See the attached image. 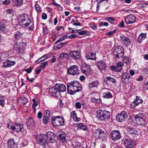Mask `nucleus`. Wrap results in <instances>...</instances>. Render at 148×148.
I'll return each instance as SVG.
<instances>
[{"instance_id": "obj_1", "label": "nucleus", "mask_w": 148, "mask_h": 148, "mask_svg": "<svg viewBox=\"0 0 148 148\" xmlns=\"http://www.w3.org/2000/svg\"><path fill=\"white\" fill-rule=\"evenodd\" d=\"M67 87L68 93L71 95H74L77 92L81 91L82 88V85L77 81H73L68 83Z\"/></svg>"}, {"instance_id": "obj_2", "label": "nucleus", "mask_w": 148, "mask_h": 148, "mask_svg": "<svg viewBox=\"0 0 148 148\" xmlns=\"http://www.w3.org/2000/svg\"><path fill=\"white\" fill-rule=\"evenodd\" d=\"M97 117L99 120L103 121L108 119L110 117V113L109 111L99 109L97 110Z\"/></svg>"}, {"instance_id": "obj_3", "label": "nucleus", "mask_w": 148, "mask_h": 148, "mask_svg": "<svg viewBox=\"0 0 148 148\" xmlns=\"http://www.w3.org/2000/svg\"><path fill=\"white\" fill-rule=\"evenodd\" d=\"M145 114L141 113L134 116V121L138 125H144L145 123Z\"/></svg>"}, {"instance_id": "obj_4", "label": "nucleus", "mask_w": 148, "mask_h": 148, "mask_svg": "<svg viewBox=\"0 0 148 148\" xmlns=\"http://www.w3.org/2000/svg\"><path fill=\"white\" fill-rule=\"evenodd\" d=\"M64 119L61 116H56L52 118V123L54 126L62 125L64 124Z\"/></svg>"}, {"instance_id": "obj_5", "label": "nucleus", "mask_w": 148, "mask_h": 148, "mask_svg": "<svg viewBox=\"0 0 148 148\" xmlns=\"http://www.w3.org/2000/svg\"><path fill=\"white\" fill-rule=\"evenodd\" d=\"M67 72L68 74L69 75H78L79 72V68L75 65L71 66L67 69Z\"/></svg>"}, {"instance_id": "obj_6", "label": "nucleus", "mask_w": 148, "mask_h": 148, "mask_svg": "<svg viewBox=\"0 0 148 148\" xmlns=\"http://www.w3.org/2000/svg\"><path fill=\"white\" fill-rule=\"evenodd\" d=\"M36 138L38 144L42 146L45 145L47 143V137L45 136V134H38L36 136Z\"/></svg>"}, {"instance_id": "obj_7", "label": "nucleus", "mask_w": 148, "mask_h": 148, "mask_svg": "<svg viewBox=\"0 0 148 148\" xmlns=\"http://www.w3.org/2000/svg\"><path fill=\"white\" fill-rule=\"evenodd\" d=\"M18 19L20 23L26 22L24 24L26 26H29L31 23V20L29 18V16L27 14L21 15L19 17Z\"/></svg>"}, {"instance_id": "obj_8", "label": "nucleus", "mask_w": 148, "mask_h": 148, "mask_svg": "<svg viewBox=\"0 0 148 148\" xmlns=\"http://www.w3.org/2000/svg\"><path fill=\"white\" fill-rule=\"evenodd\" d=\"M120 40L122 43L126 47L130 46L132 44V42L129 38L124 35L120 36Z\"/></svg>"}, {"instance_id": "obj_9", "label": "nucleus", "mask_w": 148, "mask_h": 148, "mask_svg": "<svg viewBox=\"0 0 148 148\" xmlns=\"http://www.w3.org/2000/svg\"><path fill=\"white\" fill-rule=\"evenodd\" d=\"M123 144L127 148H133L135 146V142L130 138H126Z\"/></svg>"}, {"instance_id": "obj_10", "label": "nucleus", "mask_w": 148, "mask_h": 148, "mask_svg": "<svg viewBox=\"0 0 148 148\" xmlns=\"http://www.w3.org/2000/svg\"><path fill=\"white\" fill-rule=\"evenodd\" d=\"M127 115L124 111H122L120 113L117 114L116 116V119L119 122L125 121L127 118Z\"/></svg>"}, {"instance_id": "obj_11", "label": "nucleus", "mask_w": 148, "mask_h": 148, "mask_svg": "<svg viewBox=\"0 0 148 148\" xmlns=\"http://www.w3.org/2000/svg\"><path fill=\"white\" fill-rule=\"evenodd\" d=\"M136 19V17L133 14H130L125 17V21L127 24H131L134 23Z\"/></svg>"}, {"instance_id": "obj_12", "label": "nucleus", "mask_w": 148, "mask_h": 148, "mask_svg": "<svg viewBox=\"0 0 148 148\" xmlns=\"http://www.w3.org/2000/svg\"><path fill=\"white\" fill-rule=\"evenodd\" d=\"M115 52L117 53L115 54L116 58H120L122 57L124 54V49L121 46L116 47L115 49Z\"/></svg>"}, {"instance_id": "obj_13", "label": "nucleus", "mask_w": 148, "mask_h": 148, "mask_svg": "<svg viewBox=\"0 0 148 148\" xmlns=\"http://www.w3.org/2000/svg\"><path fill=\"white\" fill-rule=\"evenodd\" d=\"M112 139L116 141L119 139L121 138L120 133L119 131H113L110 133Z\"/></svg>"}, {"instance_id": "obj_14", "label": "nucleus", "mask_w": 148, "mask_h": 148, "mask_svg": "<svg viewBox=\"0 0 148 148\" xmlns=\"http://www.w3.org/2000/svg\"><path fill=\"white\" fill-rule=\"evenodd\" d=\"M45 136L47 137V140L48 141V143H54L55 142L56 140L53 132H49L45 134Z\"/></svg>"}, {"instance_id": "obj_15", "label": "nucleus", "mask_w": 148, "mask_h": 148, "mask_svg": "<svg viewBox=\"0 0 148 148\" xmlns=\"http://www.w3.org/2000/svg\"><path fill=\"white\" fill-rule=\"evenodd\" d=\"M143 102V100L141 98L136 96V99L131 103L130 107L132 108H134L139 104L142 103Z\"/></svg>"}, {"instance_id": "obj_16", "label": "nucleus", "mask_w": 148, "mask_h": 148, "mask_svg": "<svg viewBox=\"0 0 148 148\" xmlns=\"http://www.w3.org/2000/svg\"><path fill=\"white\" fill-rule=\"evenodd\" d=\"M23 124L18 123H14L12 126H11V129L13 130L19 132L22 130L23 128Z\"/></svg>"}, {"instance_id": "obj_17", "label": "nucleus", "mask_w": 148, "mask_h": 148, "mask_svg": "<svg viewBox=\"0 0 148 148\" xmlns=\"http://www.w3.org/2000/svg\"><path fill=\"white\" fill-rule=\"evenodd\" d=\"M90 66L86 64H84L81 68L82 72L86 75H88L90 73Z\"/></svg>"}, {"instance_id": "obj_18", "label": "nucleus", "mask_w": 148, "mask_h": 148, "mask_svg": "<svg viewBox=\"0 0 148 148\" xmlns=\"http://www.w3.org/2000/svg\"><path fill=\"white\" fill-rule=\"evenodd\" d=\"M28 102V99L23 96H21L18 99L17 103L20 106L22 105H25Z\"/></svg>"}, {"instance_id": "obj_19", "label": "nucleus", "mask_w": 148, "mask_h": 148, "mask_svg": "<svg viewBox=\"0 0 148 148\" xmlns=\"http://www.w3.org/2000/svg\"><path fill=\"white\" fill-rule=\"evenodd\" d=\"M58 138L59 141L63 143H66V135L65 133L63 131H60L59 132Z\"/></svg>"}, {"instance_id": "obj_20", "label": "nucleus", "mask_w": 148, "mask_h": 148, "mask_svg": "<svg viewBox=\"0 0 148 148\" xmlns=\"http://www.w3.org/2000/svg\"><path fill=\"white\" fill-rule=\"evenodd\" d=\"M8 148H17V144L14 141V139L10 138L7 141Z\"/></svg>"}, {"instance_id": "obj_21", "label": "nucleus", "mask_w": 148, "mask_h": 148, "mask_svg": "<svg viewBox=\"0 0 148 148\" xmlns=\"http://www.w3.org/2000/svg\"><path fill=\"white\" fill-rule=\"evenodd\" d=\"M96 64L100 70L101 71L105 69L106 64L103 60L98 61Z\"/></svg>"}, {"instance_id": "obj_22", "label": "nucleus", "mask_w": 148, "mask_h": 148, "mask_svg": "<svg viewBox=\"0 0 148 148\" xmlns=\"http://www.w3.org/2000/svg\"><path fill=\"white\" fill-rule=\"evenodd\" d=\"M104 92L103 93V97L106 98H110L112 97V95L111 93L109 91L110 89L108 88L103 89Z\"/></svg>"}, {"instance_id": "obj_23", "label": "nucleus", "mask_w": 148, "mask_h": 148, "mask_svg": "<svg viewBox=\"0 0 148 148\" xmlns=\"http://www.w3.org/2000/svg\"><path fill=\"white\" fill-rule=\"evenodd\" d=\"M74 126L78 127L84 131H87L88 128L86 125L82 123H77L74 124Z\"/></svg>"}, {"instance_id": "obj_24", "label": "nucleus", "mask_w": 148, "mask_h": 148, "mask_svg": "<svg viewBox=\"0 0 148 148\" xmlns=\"http://www.w3.org/2000/svg\"><path fill=\"white\" fill-rule=\"evenodd\" d=\"M71 58L75 59H78L80 58V55L78 51H71L69 53Z\"/></svg>"}, {"instance_id": "obj_25", "label": "nucleus", "mask_w": 148, "mask_h": 148, "mask_svg": "<svg viewBox=\"0 0 148 148\" xmlns=\"http://www.w3.org/2000/svg\"><path fill=\"white\" fill-rule=\"evenodd\" d=\"M55 87L56 88L58 91L59 92V93L60 92H64L66 90V87L63 84H56L55 85Z\"/></svg>"}, {"instance_id": "obj_26", "label": "nucleus", "mask_w": 148, "mask_h": 148, "mask_svg": "<svg viewBox=\"0 0 148 148\" xmlns=\"http://www.w3.org/2000/svg\"><path fill=\"white\" fill-rule=\"evenodd\" d=\"M26 124L27 127H29L32 129H34V127L35 123L34 121L32 118H29L26 122Z\"/></svg>"}, {"instance_id": "obj_27", "label": "nucleus", "mask_w": 148, "mask_h": 148, "mask_svg": "<svg viewBox=\"0 0 148 148\" xmlns=\"http://www.w3.org/2000/svg\"><path fill=\"white\" fill-rule=\"evenodd\" d=\"M16 63L15 61H11L8 60L3 62V67L4 68H8L14 65Z\"/></svg>"}, {"instance_id": "obj_28", "label": "nucleus", "mask_w": 148, "mask_h": 148, "mask_svg": "<svg viewBox=\"0 0 148 148\" xmlns=\"http://www.w3.org/2000/svg\"><path fill=\"white\" fill-rule=\"evenodd\" d=\"M146 37V33H141L138 37L137 41L139 43H141Z\"/></svg>"}, {"instance_id": "obj_29", "label": "nucleus", "mask_w": 148, "mask_h": 148, "mask_svg": "<svg viewBox=\"0 0 148 148\" xmlns=\"http://www.w3.org/2000/svg\"><path fill=\"white\" fill-rule=\"evenodd\" d=\"M100 133L99 139L101 140L103 142H106L107 140V135L106 133L102 130Z\"/></svg>"}, {"instance_id": "obj_30", "label": "nucleus", "mask_w": 148, "mask_h": 148, "mask_svg": "<svg viewBox=\"0 0 148 148\" xmlns=\"http://www.w3.org/2000/svg\"><path fill=\"white\" fill-rule=\"evenodd\" d=\"M102 129H98L95 130L94 132V136L95 137L96 140H98L99 139V138Z\"/></svg>"}, {"instance_id": "obj_31", "label": "nucleus", "mask_w": 148, "mask_h": 148, "mask_svg": "<svg viewBox=\"0 0 148 148\" xmlns=\"http://www.w3.org/2000/svg\"><path fill=\"white\" fill-rule=\"evenodd\" d=\"M127 132L129 134H134L135 135H138L139 133V132L138 131L134 129H133L130 127H127Z\"/></svg>"}, {"instance_id": "obj_32", "label": "nucleus", "mask_w": 148, "mask_h": 148, "mask_svg": "<svg viewBox=\"0 0 148 148\" xmlns=\"http://www.w3.org/2000/svg\"><path fill=\"white\" fill-rule=\"evenodd\" d=\"M0 31L5 34L8 31V29L6 27L5 25L2 22L0 23Z\"/></svg>"}, {"instance_id": "obj_33", "label": "nucleus", "mask_w": 148, "mask_h": 148, "mask_svg": "<svg viewBox=\"0 0 148 148\" xmlns=\"http://www.w3.org/2000/svg\"><path fill=\"white\" fill-rule=\"evenodd\" d=\"M130 77V76L129 74L127 73H125L122 74L121 80L123 83H126L125 80L126 79H129Z\"/></svg>"}, {"instance_id": "obj_34", "label": "nucleus", "mask_w": 148, "mask_h": 148, "mask_svg": "<svg viewBox=\"0 0 148 148\" xmlns=\"http://www.w3.org/2000/svg\"><path fill=\"white\" fill-rule=\"evenodd\" d=\"M86 59H90L91 60H96L95 54L94 53H89L86 56Z\"/></svg>"}, {"instance_id": "obj_35", "label": "nucleus", "mask_w": 148, "mask_h": 148, "mask_svg": "<svg viewBox=\"0 0 148 148\" xmlns=\"http://www.w3.org/2000/svg\"><path fill=\"white\" fill-rule=\"evenodd\" d=\"M71 117L75 121L79 122L80 120V118L77 117V114L75 111H73L71 112Z\"/></svg>"}, {"instance_id": "obj_36", "label": "nucleus", "mask_w": 148, "mask_h": 148, "mask_svg": "<svg viewBox=\"0 0 148 148\" xmlns=\"http://www.w3.org/2000/svg\"><path fill=\"white\" fill-rule=\"evenodd\" d=\"M110 81L113 83H116V80L115 79L113 78H112L111 77L108 76L106 77L104 79V81L106 83L108 84V82Z\"/></svg>"}, {"instance_id": "obj_37", "label": "nucleus", "mask_w": 148, "mask_h": 148, "mask_svg": "<svg viewBox=\"0 0 148 148\" xmlns=\"http://www.w3.org/2000/svg\"><path fill=\"white\" fill-rule=\"evenodd\" d=\"M123 65V64L121 62H119L117 63L116 66V72H120L122 69V67Z\"/></svg>"}, {"instance_id": "obj_38", "label": "nucleus", "mask_w": 148, "mask_h": 148, "mask_svg": "<svg viewBox=\"0 0 148 148\" xmlns=\"http://www.w3.org/2000/svg\"><path fill=\"white\" fill-rule=\"evenodd\" d=\"M59 58L62 59H67L69 58V56L67 53H62L60 54Z\"/></svg>"}, {"instance_id": "obj_39", "label": "nucleus", "mask_w": 148, "mask_h": 148, "mask_svg": "<svg viewBox=\"0 0 148 148\" xmlns=\"http://www.w3.org/2000/svg\"><path fill=\"white\" fill-rule=\"evenodd\" d=\"M23 0H12V3L15 6H20L23 3Z\"/></svg>"}, {"instance_id": "obj_40", "label": "nucleus", "mask_w": 148, "mask_h": 148, "mask_svg": "<svg viewBox=\"0 0 148 148\" xmlns=\"http://www.w3.org/2000/svg\"><path fill=\"white\" fill-rule=\"evenodd\" d=\"M99 82L97 80H95L89 84V86L90 88L97 87L99 85Z\"/></svg>"}, {"instance_id": "obj_41", "label": "nucleus", "mask_w": 148, "mask_h": 148, "mask_svg": "<svg viewBox=\"0 0 148 148\" xmlns=\"http://www.w3.org/2000/svg\"><path fill=\"white\" fill-rule=\"evenodd\" d=\"M24 32L23 31H18L16 32L15 34L14 37L15 39H18L20 37L22 36L24 34Z\"/></svg>"}, {"instance_id": "obj_42", "label": "nucleus", "mask_w": 148, "mask_h": 148, "mask_svg": "<svg viewBox=\"0 0 148 148\" xmlns=\"http://www.w3.org/2000/svg\"><path fill=\"white\" fill-rule=\"evenodd\" d=\"M68 37V36L67 35H64L61 37L58 40L55 42V44H57L58 43L64 40L67 39Z\"/></svg>"}, {"instance_id": "obj_43", "label": "nucleus", "mask_w": 148, "mask_h": 148, "mask_svg": "<svg viewBox=\"0 0 148 148\" xmlns=\"http://www.w3.org/2000/svg\"><path fill=\"white\" fill-rule=\"evenodd\" d=\"M48 58V56L46 55H45L42 57H41L38 60L36 61L37 63H39L46 60Z\"/></svg>"}, {"instance_id": "obj_44", "label": "nucleus", "mask_w": 148, "mask_h": 148, "mask_svg": "<svg viewBox=\"0 0 148 148\" xmlns=\"http://www.w3.org/2000/svg\"><path fill=\"white\" fill-rule=\"evenodd\" d=\"M68 43V42H60L57 45V48L58 49H60L63 46H65Z\"/></svg>"}, {"instance_id": "obj_45", "label": "nucleus", "mask_w": 148, "mask_h": 148, "mask_svg": "<svg viewBox=\"0 0 148 148\" xmlns=\"http://www.w3.org/2000/svg\"><path fill=\"white\" fill-rule=\"evenodd\" d=\"M5 104V101L4 97L0 95V105L3 107Z\"/></svg>"}, {"instance_id": "obj_46", "label": "nucleus", "mask_w": 148, "mask_h": 148, "mask_svg": "<svg viewBox=\"0 0 148 148\" xmlns=\"http://www.w3.org/2000/svg\"><path fill=\"white\" fill-rule=\"evenodd\" d=\"M32 101L33 102V104L32 108L34 110V112L36 111V107L38 104V102L37 101H36L35 99H32Z\"/></svg>"}, {"instance_id": "obj_47", "label": "nucleus", "mask_w": 148, "mask_h": 148, "mask_svg": "<svg viewBox=\"0 0 148 148\" xmlns=\"http://www.w3.org/2000/svg\"><path fill=\"white\" fill-rule=\"evenodd\" d=\"M78 34L79 35H83L86 34V35H90V33L88 31H86L84 30L78 32Z\"/></svg>"}, {"instance_id": "obj_48", "label": "nucleus", "mask_w": 148, "mask_h": 148, "mask_svg": "<svg viewBox=\"0 0 148 148\" xmlns=\"http://www.w3.org/2000/svg\"><path fill=\"white\" fill-rule=\"evenodd\" d=\"M53 92V93L52 94V96L53 97H58L59 95H60L59 92L56 87L55 88V90Z\"/></svg>"}, {"instance_id": "obj_49", "label": "nucleus", "mask_w": 148, "mask_h": 148, "mask_svg": "<svg viewBox=\"0 0 148 148\" xmlns=\"http://www.w3.org/2000/svg\"><path fill=\"white\" fill-rule=\"evenodd\" d=\"M91 95L92 97H94L95 98L100 99L99 94L97 92H95L91 93Z\"/></svg>"}, {"instance_id": "obj_50", "label": "nucleus", "mask_w": 148, "mask_h": 148, "mask_svg": "<svg viewBox=\"0 0 148 148\" xmlns=\"http://www.w3.org/2000/svg\"><path fill=\"white\" fill-rule=\"evenodd\" d=\"M89 25L90 27L92 29L96 30L97 29V24L94 23H93L90 24Z\"/></svg>"}, {"instance_id": "obj_51", "label": "nucleus", "mask_w": 148, "mask_h": 148, "mask_svg": "<svg viewBox=\"0 0 148 148\" xmlns=\"http://www.w3.org/2000/svg\"><path fill=\"white\" fill-rule=\"evenodd\" d=\"M50 117H47V116H44L43 119V123L45 124H47L49 121V119Z\"/></svg>"}, {"instance_id": "obj_52", "label": "nucleus", "mask_w": 148, "mask_h": 148, "mask_svg": "<svg viewBox=\"0 0 148 148\" xmlns=\"http://www.w3.org/2000/svg\"><path fill=\"white\" fill-rule=\"evenodd\" d=\"M123 63L126 64L129 63L130 62L129 58L126 56L123 57Z\"/></svg>"}, {"instance_id": "obj_53", "label": "nucleus", "mask_w": 148, "mask_h": 148, "mask_svg": "<svg viewBox=\"0 0 148 148\" xmlns=\"http://www.w3.org/2000/svg\"><path fill=\"white\" fill-rule=\"evenodd\" d=\"M90 101L93 103H98L100 102V99L96 98L94 97H92L90 99Z\"/></svg>"}, {"instance_id": "obj_54", "label": "nucleus", "mask_w": 148, "mask_h": 148, "mask_svg": "<svg viewBox=\"0 0 148 148\" xmlns=\"http://www.w3.org/2000/svg\"><path fill=\"white\" fill-rule=\"evenodd\" d=\"M48 64V63L47 61H45L41 63L40 66L42 69H44Z\"/></svg>"}, {"instance_id": "obj_55", "label": "nucleus", "mask_w": 148, "mask_h": 148, "mask_svg": "<svg viewBox=\"0 0 148 148\" xmlns=\"http://www.w3.org/2000/svg\"><path fill=\"white\" fill-rule=\"evenodd\" d=\"M22 48V47L21 46H18L17 43H16V44H15L14 45V49L15 50L17 51H20L21 49Z\"/></svg>"}, {"instance_id": "obj_56", "label": "nucleus", "mask_w": 148, "mask_h": 148, "mask_svg": "<svg viewBox=\"0 0 148 148\" xmlns=\"http://www.w3.org/2000/svg\"><path fill=\"white\" fill-rule=\"evenodd\" d=\"M35 8L38 12H40L41 11V9L40 5L38 4H36L35 5Z\"/></svg>"}, {"instance_id": "obj_57", "label": "nucleus", "mask_w": 148, "mask_h": 148, "mask_svg": "<svg viewBox=\"0 0 148 148\" xmlns=\"http://www.w3.org/2000/svg\"><path fill=\"white\" fill-rule=\"evenodd\" d=\"M44 116H47V117H50L51 114L50 111L48 110H46L44 114Z\"/></svg>"}, {"instance_id": "obj_58", "label": "nucleus", "mask_w": 148, "mask_h": 148, "mask_svg": "<svg viewBox=\"0 0 148 148\" xmlns=\"http://www.w3.org/2000/svg\"><path fill=\"white\" fill-rule=\"evenodd\" d=\"M107 20L110 23L112 24L113 22L114 21V19L112 17H109L107 18Z\"/></svg>"}, {"instance_id": "obj_59", "label": "nucleus", "mask_w": 148, "mask_h": 148, "mask_svg": "<svg viewBox=\"0 0 148 148\" xmlns=\"http://www.w3.org/2000/svg\"><path fill=\"white\" fill-rule=\"evenodd\" d=\"M116 29H115L113 30H112L110 32L107 33L106 35L108 36H111L113 35L115 32H116Z\"/></svg>"}, {"instance_id": "obj_60", "label": "nucleus", "mask_w": 148, "mask_h": 148, "mask_svg": "<svg viewBox=\"0 0 148 148\" xmlns=\"http://www.w3.org/2000/svg\"><path fill=\"white\" fill-rule=\"evenodd\" d=\"M75 106L76 108L80 109L81 107V104L78 102H76L75 103Z\"/></svg>"}, {"instance_id": "obj_61", "label": "nucleus", "mask_w": 148, "mask_h": 148, "mask_svg": "<svg viewBox=\"0 0 148 148\" xmlns=\"http://www.w3.org/2000/svg\"><path fill=\"white\" fill-rule=\"evenodd\" d=\"M147 4L148 5V3L139 4L138 5V7L140 8H144L146 7V5Z\"/></svg>"}, {"instance_id": "obj_62", "label": "nucleus", "mask_w": 148, "mask_h": 148, "mask_svg": "<svg viewBox=\"0 0 148 148\" xmlns=\"http://www.w3.org/2000/svg\"><path fill=\"white\" fill-rule=\"evenodd\" d=\"M56 58H55V57L54 56H53L52 58H51L50 60V62L53 63L56 62Z\"/></svg>"}, {"instance_id": "obj_63", "label": "nucleus", "mask_w": 148, "mask_h": 148, "mask_svg": "<svg viewBox=\"0 0 148 148\" xmlns=\"http://www.w3.org/2000/svg\"><path fill=\"white\" fill-rule=\"evenodd\" d=\"M55 90V88L52 87L50 88L49 90V92L50 93L53 94L54 93V91Z\"/></svg>"}, {"instance_id": "obj_64", "label": "nucleus", "mask_w": 148, "mask_h": 148, "mask_svg": "<svg viewBox=\"0 0 148 148\" xmlns=\"http://www.w3.org/2000/svg\"><path fill=\"white\" fill-rule=\"evenodd\" d=\"M27 141L25 140H23L22 142V144L23 146H25L27 145Z\"/></svg>"}]
</instances>
